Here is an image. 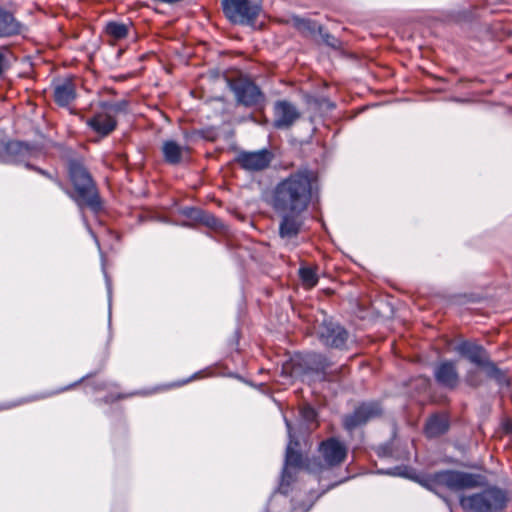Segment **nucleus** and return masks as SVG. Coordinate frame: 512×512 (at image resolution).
Returning <instances> with one entry per match:
<instances>
[{
	"label": "nucleus",
	"mask_w": 512,
	"mask_h": 512,
	"mask_svg": "<svg viewBox=\"0 0 512 512\" xmlns=\"http://www.w3.org/2000/svg\"><path fill=\"white\" fill-rule=\"evenodd\" d=\"M316 172L300 167L280 178L271 188L268 204L280 216L278 234L285 246H297L303 227L301 215L312 202L317 188Z\"/></svg>",
	"instance_id": "nucleus-1"
},
{
	"label": "nucleus",
	"mask_w": 512,
	"mask_h": 512,
	"mask_svg": "<svg viewBox=\"0 0 512 512\" xmlns=\"http://www.w3.org/2000/svg\"><path fill=\"white\" fill-rule=\"evenodd\" d=\"M68 175L74 187V192L63 189L68 196L81 210L89 208L93 212L100 211L102 203L96 183L81 159L68 161Z\"/></svg>",
	"instance_id": "nucleus-2"
},
{
	"label": "nucleus",
	"mask_w": 512,
	"mask_h": 512,
	"mask_svg": "<svg viewBox=\"0 0 512 512\" xmlns=\"http://www.w3.org/2000/svg\"><path fill=\"white\" fill-rule=\"evenodd\" d=\"M424 488L437 492L446 488L453 492L476 488L481 485L483 477L479 474L457 471L442 470L428 475H417L411 477Z\"/></svg>",
	"instance_id": "nucleus-3"
},
{
	"label": "nucleus",
	"mask_w": 512,
	"mask_h": 512,
	"mask_svg": "<svg viewBox=\"0 0 512 512\" xmlns=\"http://www.w3.org/2000/svg\"><path fill=\"white\" fill-rule=\"evenodd\" d=\"M508 503V492L496 485L459 498V504L466 512H504Z\"/></svg>",
	"instance_id": "nucleus-4"
},
{
	"label": "nucleus",
	"mask_w": 512,
	"mask_h": 512,
	"mask_svg": "<svg viewBox=\"0 0 512 512\" xmlns=\"http://www.w3.org/2000/svg\"><path fill=\"white\" fill-rule=\"evenodd\" d=\"M319 457L307 459L304 468L312 474L340 466L347 457V447L337 438L331 437L319 444Z\"/></svg>",
	"instance_id": "nucleus-5"
},
{
	"label": "nucleus",
	"mask_w": 512,
	"mask_h": 512,
	"mask_svg": "<svg viewBox=\"0 0 512 512\" xmlns=\"http://www.w3.org/2000/svg\"><path fill=\"white\" fill-rule=\"evenodd\" d=\"M223 14L236 25H253L261 10L262 0H222Z\"/></svg>",
	"instance_id": "nucleus-6"
},
{
	"label": "nucleus",
	"mask_w": 512,
	"mask_h": 512,
	"mask_svg": "<svg viewBox=\"0 0 512 512\" xmlns=\"http://www.w3.org/2000/svg\"><path fill=\"white\" fill-rule=\"evenodd\" d=\"M40 148L34 144L22 141L0 142V161L7 163H28L31 158L37 157Z\"/></svg>",
	"instance_id": "nucleus-7"
},
{
	"label": "nucleus",
	"mask_w": 512,
	"mask_h": 512,
	"mask_svg": "<svg viewBox=\"0 0 512 512\" xmlns=\"http://www.w3.org/2000/svg\"><path fill=\"white\" fill-rule=\"evenodd\" d=\"M320 342L329 348L344 349L349 338V333L340 324L328 319L326 315L317 329Z\"/></svg>",
	"instance_id": "nucleus-8"
},
{
	"label": "nucleus",
	"mask_w": 512,
	"mask_h": 512,
	"mask_svg": "<svg viewBox=\"0 0 512 512\" xmlns=\"http://www.w3.org/2000/svg\"><path fill=\"white\" fill-rule=\"evenodd\" d=\"M230 87L237 101L246 107L257 106L264 101L260 88L249 79H236L231 82Z\"/></svg>",
	"instance_id": "nucleus-9"
},
{
	"label": "nucleus",
	"mask_w": 512,
	"mask_h": 512,
	"mask_svg": "<svg viewBox=\"0 0 512 512\" xmlns=\"http://www.w3.org/2000/svg\"><path fill=\"white\" fill-rule=\"evenodd\" d=\"M382 408L378 402H364L355 410L343 418V426L346 430L352 431L355 428L366 424L368 421L379 417Z\"/></svg>",
	"instance_id": "nucleus-10"
},
{
	"label": "nucleus",
	"mask_w": 512,
	"mask_h": 512,
	"mask_svg": "<svg viewBox=\"0 0 512 512\" xmlns=\"http://www.w3.org/2000/svg\"><path fill=\"white\" fill-rule=\"evenodd\" d=\"M301 118V112L288 100H277L273 105V127L279 130L290 129Z\"/></svg>",
	"instance_id": "nucleus-11"
},
{
	"label": "nucleus",
	"mask_w": 512,
	"mask_h": 512,
	"mask_svg": "<svg viewBox=\"0 0 512 512\" xmlns=\"http://www.w3.org/2000/svg\"><path fill=\"white\" fill-rule=\"evenodd\" d=\"M303 468L302 454L292 447V441L286 448L284 467L281 475L279 490L286 494L288 487L295 481L297 472Z\"/></svg>",
	"instance_id": "nucleus-12"
},
{
	"label": "nucleus",
	"mask_w": 512,
	"mask_h": 512,
	"mask_svg": "<svg viewBox=\"0 0 512 512\" xmlns=\"http://www.w3.org/2000/svg\"><path fill=\"white\" fill-rule=\"evenodd\" d=\"M273 160V154L267 149L259 151L247 152L243 151L238 154L236 161L244 170L257 172L265 170L269 167Z\"/></svg>",
	"instance_id": "nucleus-13"
},
{
	"label": "nucleus",
	"mask_w": 512,
	"mask_h": 512,
	"mask_svg": "<svg viewBox=\"0 0 512 512\" xmlns=\"http://www.w3.org/2000/svg\"><path fill=\"white\" fill-rule=\"evenodd\" d=\"M434 378L441 387L454 390L460 380L456 363L445 360L437 364L434 368Z\"/></svg>",
	"instance_id": "nucleus-14"
},
{
	"label": "nucleus",
	"mask_w": 512,
	"mask_h": 512,
	"mask_svg": "<svg viewBox=\"0 0 512 512\" xmlns=\"http://www.w3.org/2000/svg\"><path fill=\"white\" fill-rule=\"evenodd\" d=\"M87 126L100 135L107 137L117 127V120L114 115L106 112L104 109L95 112L94 115L86 120Z\"/></svg>",
	"instance_id": "nucleus-15"
},
{
	"label": "nucleus",
	"mask_w": 512,
	"mask_h": 512,
	"mask_svg": "<svg viewBox=\"0 0 512 512\" xmlns=\"http://www.w3.org/2000/svg\"><path fill=\"white\" fill-rule=\"evenodd\" d=\"M307 370L316 374L320 381H333L336 379L335 372L330 370V362L322 354H310L306 359Z\"/></svg>",
	"instance_id": "nucleus-16"
},
{
	"label": "nucleus",
	"mask_w": 512,
	"mask_h": 512,
	"mask_svg": "<svg viewBox=\"0 0 512 512\" xmlns=\"http://www.w3.org/2000/svg\"><path fill=\"white\" fill-rule=\"evenodd\" d=\"M456 351L467 358L471 363L482 367L484 364H487V360L489 356L486 350L478 344L463 341L456 346Z\"/></svg>",
	"instance_id": "nucleus-17"
},
{
	"label": "nucleus",
	"mask_w": 512,
	"mask_h": 512,
	"mask_svg": "<svg viewBox=\"0 0 512 512\" xmlns=\"http://www.w3.org/2000/svg\"><path fill=\"white\" fill-rule=\"evenodd\" d=\"M76 98V86L72 79H64L54 86V100L62 107L68 106Z\"/></svg>",
	"instance_id": "nucleus-18"
},
{
	"label": "nucleus",
	"mask_w": 512,
	"mask_h": 512,
	"mask_svg": "<svg viewBox=\"0 0 512 512\" xmlns=\"http://www.w3.org/2000/svg\"><path fill=\"white\" fill-rule=\"evenodd\" d=\"M22 24L16 20L14 15L0 8V38L11 37L21 33Z\"/></svg>",
	"instance_id": "nucleus-19"
},
{
	"label": "nucleus",
	"mask_w": 512,
	"mask_h": 512,
	"mask_svg": "<svg viewBox=\"0 0 512 512\" xmlns=\"http://www.w3.org/2000/svg\"><path fill=\"white\" fill-rule=\"evenodd\" d=\"M448 428L449 423L446 417L434 415L427 421L425 432L428 437L433 438L444 434Z\"/></svg>",
	"instance_id": "nucleus-20"
},
{
	"label": "nucleus",
	"mask_w": 512,
	"mask_h": 512,
	"mask_svg": "<svg viewBox=\"0 0 512 512\" xmlns=\"http://www.w3.org/2000/svg\"><path fill=\"white\" fill-rule=\"evenodd\" d=\"M162 153L167 163L175 165L182 160L183 148L175 141L168 140L162 145Z\"/></svg>",
	"instance_id": "nucleus-21"
},
{
	"label": "nucleus",
	"mask_w": 512,
	"mask_h": 512,
	"mask_svg": "<svg viewBox=\"0 0 512 512\" xmlns=\"http://www.w3.org/2000/svg\"><path fill=\"white\" fill-rule=\"evenodd\" d=\"M294 26L304 36H314L317 33H322V26L316 21L305 18H294Z\"/></svg>",
	"instance_id": "nucleus-22"
},
{
	"label": "nucleus",
	"mask_w": 512,
	"mask_h": 512,
	"mask_svg": "<svg viewBox=\"0 0 512 512\" xmlns=\"http://www.w3.org/2000/svg\"><path fill=\"white\" fill-rule=\"evenodd\" d=\"M485 369L486 375L492 379H494L499 385L503 386H509L510 380L508 375L499 369L495 363L490 361V359L487 360V364H484L482 366Z\"/></svg>",
	"instance_id": "nucleus-23"
},
{
	"label": "nucleus",
	"mask_w": 512,
	"mask_h": 512,
	"mask_svg": "<svg viewBox=\"0 0 512 512\" xmlns=\"http://www.w3.org/2000/svg\"><path fill=\"white\" fill-rule=\"evenodd\" d=\"M129 26L124 23L111 21L106 24L105 32L114 40H121L127 37Z\"/></svg>",
	"instance_id": "nucleus-24"
},
{
	"label": "nucleus",
	"mask_w": 512,
	"mask_h": 512,
	"mask_svg": "<svg viewBox=\"0 0 512 512\" xmlns=\"http://www.w3.org/2000/svg\"><path fill=\"white\" fill-rule=\"evenodd\" d=\"M299 277L302 281L303 286L307 289L315 287L319 280L318 275L316 273V268L312 267H301L299 269Z\"/></svg>",
	"instance_id": "nucleus-25"
},
{
	"label": "nucleus",
	"mask_w": 512,
	"mask_h": 512,
	"mask_svg": "<svg viewBox=\"0 0 512 512\" xmlns=\"http://www.w3.org/2000/svg\"><path fill=\"white\" fill-rule=\"evenodd\" d=\"M69 387H65V388H62V389H59V390H56V391H50V392H44V393H41V394H36V395H32V396H29V397H26V398H22L16 402H14L13 404H9L6 406V408H12V407H16V406H19V405H22V404H25V403H29V402H34V401H38V400H41V399H45V398H48V397H51V396H54L60 392H63V391H66Z\"/></svg>",
	"instance_id": "nucleus-26"
},
{
	"label": "nucleus",
	"mask_w": 512,
	"mask_h": 512,
	"mask_svg": "<svg viewBox=\"0 0 512 512\" xmlns=\"http://www.w3.org/2000/svg\"><path fill=\"white\" fill-rule=\"evenodd\" d=\"M100 107L102 109H104L106 112L115 116L118 113L127 112L128 101L121 100V101L114 102V103L105 101V102L100 103Z\"/></svg>",
	"instance_id": "nucleus-27"
},
{
	"label": "nucleus",
	"mask_w": 512,
	"mask_h": 512,
	"mask_svg": "<svg viewBox=\"0 0 512 512\" xmlns=\"http://www.w3.org/2000/svg\"><path fill=\"white\" fill-rule=\"evenodd\" d=\"M26 167L28 169H31V170L39 173L42 176L48 178L49 180L53 181L59 188L64 189L63 183L57 177L53 176L48 171H46L44 169H41L39 167L33 166V165L29 164V163L26 164Z\"/></svg>",
	"instance_id": "nucleus-28"
},
{
	"label": "nucleus",
	"mask_w": 512,
	"mask_h": 512,
	"mask_svg": "<svg viewBox=\"0 0 512 512\" xmlns=\"http://www.w3.org/2000/svg\"><path fill=\"white\" fill-rule=\"evenodd\" d=\"M465 382L471 387H478L482 379L477 370H469L465 376Z\"/></svg>",
	"instance_id": "nucleus-29"
},
{
	"label": "nucleus",
	"mask_w": 512,
	"mask_h": 512,
	"mask_svg": "<svg viewBox=\"0 0 512 512\" xmlns=\"http://www.w3.org/2000/svg\"><path fill=\"white\" fill-rule=\"evenodd\" d=\"M8 48L1 46L0 47V76L4 73V71L8 68Z\"/></svg>",
	"instance_id": "nucleus-30"
},
{
	"label": "nucleus",
	"mask_w": 512,
	"mask_h": 512,
	"mask_svg": "<svg viewBox=\"0 0 512 512\" xmlns=\"http://www.w3.org/2000/svg\"><path fill=\"white\" fill-rule=\"evenodd\" d=\"M301 415L306 422H313L316 419V411L310 406L301 408Z\"/></svg>",
	"instance_id": "nucleus-31"
},
{
	"label": "nucleus",
	"mask_w": 512,
	"mask_h": 512,
	"mask_svg": "<svg viewBox=\"0 0 512 512\" xmlns=\"http://www.w3.org/2000/svg\"><path fill=\"white\" fill-rule=\"evenodd\" d=\"M319 34L321 35V37H322L323 41H324L327 45H329V46H331V47H336V45H337V43H338V40H337L335 37H333L332 35H330V34H329V33H327V32H323V31H322V33H319Z\"/></svg>",
	"instance_id": "nucleus-32"
},
{
	"label": "nucleus",
	"mask_w": 512,
	"mask_h": 512,
	"mask_svg": "<svg viewBox=\"0 0 512 512\" xmlns=\"http://www.w3.org/2000/svg\"><path fill=\"white\" fill-rule=\"evenodd\" d=\"M385 473L389 474V475H400V476L404 475L401 467H395L393 469H389Z\"/></svg>",
	"instance_id": "nucleus-33"
},
{
	"label": "nucleus",
	"mask_w": 512,
	"mask_h": 512,
	"mask_svg": "<svg viewBox=\"0 0 512 512\" xmlns=\"http://www.w3.org/2000/svg\"><path fill=\"white\" fill-rule=\"evenodd\" d=\"M138 394H141L140 392H133V393H129V394H121L117 397V399H123V398H126V397H131V396H134V395H138Z\"/></svg>",
	"instance_id": "nucleus-34"
},
{
	"label": "nucleus",
	"mask_w": 512,
	"mask_h": 512,
	"mask_svg": "<svg viewBox=\"0 0 512 512\" xmlns=\"http://www.w3.org/2000/svg\"><path fill=\"white\" fill-rule=\"evenodd\" d=\"M285 422H286V427H287V430H288V434H289V437L291 438V424L289 423V421L287 419H285Z\"/></svg>",
	"instance_id": "nucleus-35"
},
{
	"label": "nucleus",
	"mask_w": 512,
	"mask_h": 512,
	"mask_svg": "<svg viewBox=\"0 0 512 512\" xmlns=\"http://www.w3.org/2000/svg\"><path fill=\"white\" fill-rule=\"evenodd\" d=\"M420 380H421L422 384L425 385V386H427L428 383H429V379L426 378V377L425 378H421Z\"/></svg>",
	"instance_id": "nucleus-36"
},
{
	"label": "nucleus",
	"mask_w": 512,
	"mask_h": 512,
	"mask_svg": "<svg viewBox=\"0 0 512 512\" xmlns=\"http://www.w3.org/2000/svg\"><path fill=\"white\" fill-rule=\"evenodd\" d=\"M312 505H313V503H310L307 507H300V508L303 509L304 512H307L311 508Z\"/></svg>",
	"instance_id": "nucleus-37"
},
{
	"label": "nucleus",
	"mask_w": 512,
	"mask_h": 512,
	"mask_svg": "<svg viewBox=\"0 0 512 512\" xmlns=\"http://www.w3.org/2000/svg\"><path fill=\"white\" fill-rule=\"evenodd\" d=\"M211 219H212V221H208L207 223L209 225H215L216 219L214 217H212Z\"/></svg>",
	"instance_id": "nucleus-38"
},
{
	"label": "nucleus",
	"mask_w": 512,
	"mask_h": 512,
	"mask_svg": "<svg viewBox=\"0 0 512 512\" xmlns=\"http://www.w3.org/2000/svg\"><path fill=\"white\" fill-rule=\"evenodd\" d=\"M331 487H327V489H324L322 493H326L327 490H330Z\"/></svg>",
	"instance_id": "nucleus-39"
},
{
	"label": "nucleus",
	"mask_w": 512,
	"mask_h": 512,
	"mask_svg": "<svg viewBox=\"0 0 512 512\" xmlns=\"http://www.w3.org/2000/svg\"><path fill=\"white\" fill-rule=\"evenodd\" d=\"M331 487H327V489H324L322 493H326L327 490H330Z\"/></svg>",
	"instance_id": "nucleus-40"
},
{
	"label": "nucleus",
	"mask_w": 512,
	"mask_h": 512,
	"mask_svg": "<svg viewBox=\"0 0 512 512\" xmlns=\"http://www.w3.org/2000/svg\"><path fill=\"white\" fill-rule=\"evenodd\" d=\"M331 487H327V489H324L322 493H326L327 490H330Z\"/></svg>",
	"instance_id": "nucleus-41"
}]
</instances>
